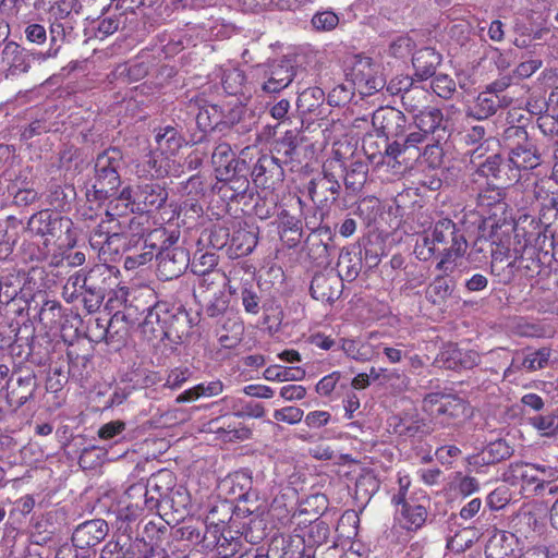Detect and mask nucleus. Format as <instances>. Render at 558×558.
I'll use <instances>...</instances> for the list:
<instances>
[{
    "mask_svg": "<svg viewBox=\"0 0 558 558\" xmlns=\"http://www.w3.org/2000/svg\"><path fill=\"white\" fill-rule=\"evenodd\" d=\"M121 158V151L117 148L106 149L97 156L95 177L85 193L88 202L100 203L118 194L121 184L118 167Z\"/></svg>",
    "mask_w": 558,
    "mask_h": 558,
    "instance_id": "nucleus-1",
    "label": "nucleus"
},
{
    "mask_svg": "<svg viewBox=\"0 0 558 558\" xmlns=\"http://www.w3.org/2000/svg\"><path fill=\"white\" fill-rule=\"evenodd\" d=\"M344 73L347 81L351 82L363 97L381 90L386 85L380 64L364 54L350 57L345 61Z\"/></svg>",
    "mask_w": 558,
    "mask_h": 558,
    "instance_id": "nucleus-2",
    "label": "nucleus"
},
{
    "mask_svg": "<svg viewBox=\"0 0 558 558\" xmlns=\"http://www.w3.org/2000/svg\"><path fill=\"white\" fill-rule=\"evenodd\" d=\"M433 242L439 244H448L442 252L440 260L436 265V269L442 272L452 271L449 264L458 257L464 255L468 248V241L464 233L458 229L457 225L448 218L439 219L435 222L432 231Z\"/></svg>",
    "mask_w": 558,
    "mask_h": 558,
    "instance_id": "nucleus-3",
    "label": "nucleus"
},
{
    "mask_svg": "<svg viewBox=\"0 0 558 558\" xmlns=\"http://www.w3.org/2000/svg\"><path fill=\"white\" fill-rule=\"evenodd\" d=\"M114 280L113 268L106 264L96 265L85 272L82 302L89 314L96 313L100 308L107 293L112 289Z\"/></svg>",
    "mask_w": 558,
    "mask_h": 558,
    "instance_id": "nucleus-4",
    "label": "nucleus"
},
{
    "mask_svg": "<svg viewBox=\"0 0 558 558\" xmlns=\"http://www.w3.org/2000/svg\"><path fill=\"white\" fill-rule=\"evenodd\" d=\"M423 402L424 409L437 418L442 417L446 425H456L469 415L468 403L457 396L430 393Z\"/></svg>",
    "mask_w": 558,
    "mask_h": 558,
    "instance_id": "nucleus-5",
    "label": "nucleus"
},
{
    "mask_svg": "<svg viewBox=\"0 0 558 558\" xmlns=\"http://www.w3.org/2000/svg\"><path fill=\"white\" fill-rule=\"evenodd\" d=\"M157 272L161 280L168 281L179 278L190 265V253L181 246L170 243L163 245L157 256Z\"/></svg>",
    "mask_w": 558,
    "mask_h": 558,
    "instance_id": "nucleus-6",
    "label": "nucleus"
},
{
    "mask_svg": "<svg viewBox=\"0 0 558 558\" xmlns=\"http://www.w3.org/2000/svg\"><path fill=\"white\" fill-rule=\"evenodd\" d=\"M166 337L165 340L173 344H179L186 339L193 327L197 324V317H192L181 303L168 301V310L166 311Z\"/></svg>",
    "mask_w": 558,
    "mask_h": 558,
    "instance_id": "nucleus-7",
    "label": "nucleus"
},
{
    "mask_svg": "<svg viewBox=\"0 0 558 558\" xmlns=\"http://www.w3.org/2000/svg\"><path fill=\"white\" fill-rule=\"evenodd\" d=\"M340 191V182L332 172L327 170L326 165H324L323 171L313 177L307 184L311 199L322 206L336 203Z\"/></svg>",
    "mask_w": 558,
    "mask_h": 558,
    "instance_id": "nucleus-8",
    "label": "nucleus"
},
{
    "mask_svg": "<svg viewBox=\"0 0 558 558\" xmlns=\"http://www.w3.org/2000/svg\"><path fill=\"white\" fill-rule=\"evenodd\" d=\"M35 53L15 41L5 43L1 51V62L5 77H17L26 74L31 70L32 60H37Z\"/></svg>",
    "mask_w": 558,
    "mask_h": 558,
    "instance_id": "nucleus-9",
    "label": "nucleus"
},
{
    "mask_svg": "<svg viewBox=\"0 0 558 558\" xmlns=\"http://www.w3.org/2000/svg\"><path fill=\"white\" fill-rule=\"evenodd\" d=\"M168 301H157L146 308L144 320L140 324L143 337L147 341H163L166 337V311Z\"/></svg>",
    "mask_w": 558,
    "mask_h": 558,
    "instance_id": "nucleus-10",
    "label": "nucleus"
},
{
    "mask_svg": "<svg viewBox=\"0 0 558 558\" xmlns=\"http://www.w3.org/2000/svg\"><path fill=\"white\" fill-rule=\"evenodd\" d=\"M108 532L109 526L105 520H88L74 529L71 541L76 548H90L104 541Z\"/></svg>",
    "mask_w": 558,
    "mask_h": 558,
    "instance_id": "nucleus-11",
    "label": "nucleus"
},
{
    "mask_svg": "<svg viewBox=\"0 0 558 558\" xmlns=\"http://www.w3.org/2000/svg\"><path fill=\"white\" fill-rule=\"evenodd\" d=\"M373 129V118L371 120L367 118L338 120L332 122L328 137H332L333 140H365L366 137L374 136Z\"/></svg>",
    "mask_w": 558,
    "mask_h": 558,
    "instance_id": "nucleus-12",
    "label": "nucleus"
},
{
    "mask_svg": "<svg viewBox=\"0 0 558 558\" xmlns=\"http://www.w3.org/2000/svg\"><path fill=\"white\" fill-rule=\"evenodd\" d=\"M374 136L395 140L403 133L404 116L397 110L386 108L379 109L373 114Z\"/></svg>",
    "mask_w": 558,
    "mask_h": 558,
    "instance_id": "nucleus-13",
    "label": "nucleus"
},
{
    "mask_svg": "<svg viewBox=\"0 0 558 558\" xmlns=\"http://www.w3.org/2000/svg\"><path fill=\"white\" fill-rule=\"evenodd\" d=\"M168 198L166 187L159 182H144L137 185L134 202L136 203V210L151 211L160 208Z\"/></svg>",
    "mask_w": 558,
    "mask_h": 558,
    "instance_id": "nucleus-14",
    "label": "nucleus"
},
{
    "mask_svg": "<svg viewBox=\"0 0 558 558\" xmlns=\"http://www.w3.org/2000/svg\"><path fill=\"white\" fill-rule=\"evenodd\" d=\"M343 283L336 274H316L310 286L311 295L322 302L333 303L341 295Z\"/></svg>",
    "mask_w": 558,
    "mask_h": 558,
    "instance_id": "nucleus-15",
    "label": "nucleus"
},
{
    "mask_svg": "<svg viewBox=\"0 0 558 558\" xmlns=\"http://www.w3.org/2000/svg\"><path fill=\"white\" fill-rule=\"evenodd\" d=\"M250 149V146L243 148L241 155L245 157ZM211 162L215 167L217 179H221L223 174L230 173L233 169H239L240 166L244 167L246 163L245 158H236L235 153L228 142H221L215 147L211 155Z\"/></svg>",
    "mask_w": 558,
    "mask_h": 558,
    "instance_id": "nucleus-16",
    "label": "nucleus"
},
{
    "mask_svg": "<svg viewBox=\"0 0 558 558\" xmlns=\"http://www.w3.org/2000/svg\"><path fill=\"white\" fill-rule=\"evenodd\" d=\"M415 124L424 136L434 135V140H444L451 136L448 120H444L438 109L421 111L415 117Z\"/></svg>",
    "mask_w": 558,
    "mask_h": 558,
    "instance_id": "nucleus-17",
    "label": "nucleus"
},
{
    "mask_svg": "<svg viewBox=\"0 0 558 558\" xmlns=\"http://www.w3.org/2000/svg\"><path fill=\"white\" fill-rule=\"evenodd\" d=\"M37 387V377L34 372H28L25 376L17 377L16 385L7 393L9 407L15 412L35 397Z\"/></svg>",
    "mask_w": 558,
    "mask_h": 558,
    "instance_id": "nucleus-18",
    "label": "nucleus"
},
{
    "mask_svg": "<svg viewBox=\"0 0 558 558\" xmlns=\"http://www.w3.org/2000/svg\"><path fill=\"white\" fill-rule=\"evenodd\" d=\"M267 75V81L262 85V89L265 93H279L292 83L296 72L290 61L284 60L272 64Z\"/></svg>",
    "mask_w": 558,
    "mask_h": 558,
    "instance_id": "nucleus-19",
    "label": "nucleus"
},
{
    "mask_svg": "<svg viewBox=\"0 0 558 558\" xmlns=\"http://www.w3.org/2000/svg\"><path fill=\"white\" fill-rule=\"evenodd\" d=\"M163 477L171 478V475L168 473H160L157 476L150 478V492L146 494V497L141 507V511L148 510L154 511L163 506H170L174 511H179L178 507H174V495L179 497H183L179 492L172 493V496H168L165 492H161V486L159 482L162 481Z\"/></svg>",
    "mask_w": 558,
    "mask_h": 558,
    "instance_id": "nucleus-20",
    "label": "nucleus"
},
{
    "mask_svg": "<svg viewBox=\"0 0 558 558\" xmlns=\"http://www.w3.org/2000/svg\"><path fill=\"white\" fill-rule=\"evenodd\" d=\"M441 362L449 369H470L480 363V355L473 350H461L449 345L440 354Z\"/></svg>",
    "mask_w": 558,
    "mask_h": 558,
    "instance_id": "nucleus-21",
    "label": "nucleus"
},
{
    "mask_svg": "<svg viewBox=\"0 0 558 558\" xmlns=\"http://www.w3.org/2000/svg\"><path fill=\"white\" fill-rule=\"evenodd\" d=\"M512 454L511 447L504 439L489 442L481 453L468 458L471 465H489L500 462Z\"/></svg>",
    "mask_w": 558,
    "mask_h": 558,
    "instance_id": "nucleus-22",
    "label": "nucleus"
},
{
    "mask_svg": "<svg viewBox=\"0 0 558 558\" xmlns=\"http://www.w3.org/2000/svg\"><path fill=\"white\" fill-rule=\"evenodd\" d=\"M393 433L403 437H423L432 432L429 423L414 415L395 416Z\"/></svg>",
    "mask_w": 558,
    "mask_h": 558,
    "instance_id": "nucleus-23",
    "label": "nucleus"
},
{
    "mask_svg": "<svg viewBox=\"0 0 558 558\" xmlns=\"http://www.w3.org/2000/svg\"><path fill=\"white\" fill-rule=\"evenodd\" d=\"M62 219L58 214L49 209L40 210L34 214L27 222V230L40 236H54L57 230L61 227Z\"/></svg>",
    "mask_w": 558,
    "mask_h": 558,
    "instance_id": "nucleus-24",
    "label": "nucleus"
},
{
    "mask_svg": "<svg viewBox=\"0 0 558 558\" xmlns=\"http://www.w3.org/2000/svg\"><path fill=\"white\" fill-rule=\"evenodd\" d=\"M414 75L421 80H427L435 75L436 68L441 62V56L430 47L420 49L413 57Z\"/></svg>",
    "mask_w": 558,
    "mask_h": 558,
    "instance_id": "nucleus-25",
    "label": "nucleus"
},
{
    "mask_svg": "<svg viewBox=\"0 0 558 558\" xmlns=\"http://www.w3.org/2000/svg\"><path fill=\"white\" fill-rule=\"evenodd\" d=\"M367 143L368 146L363 145L364 154L367 156L368 160L376 166L384 163L389 166L391 161H398V157L405 150V145L400 142H383L384 153L379 151L377 154L375 151V148H378L377 142Z\"/></svg>",
    "mask_w": 558,
    "mask_h": 558,
    "instance_id": "nucleus-26",
    "label": "nucleus"
},
{
    "mask_svg": "<svg viewBox=\"0 0 558 558\" xmlns=\"http://www.w3.org/2000/svg\"><path fill=\"white\" fill-rule=\"evenodd\" d=\"M76 198L74 185L69 183L50 182L47 201L56 210L65 211Z\"/></svg>",
    "mask_w": 558,
    "mask_h": 558,
    "instance_id": "nucleus-27",
    "label": "nucleus"
},
{
    "mask_svg": "<svg viewBox=\"0 0 558 558\" xmlns=\"http://www.w3.org/2000/svg\"><path fill=\"white\" fill-rule=\"evenodd\" d=\"M398 507L400 509L397 512L400 514V520L407 530L416 531L424 525L427 519V510L423 505H417L413 500H405L400 502Z\"/></svg>",
    "mask_w": 558,
    "mask_h": 558,
    "instance_id": "nucleus-28",
    "label": "nucleus"
},
{
    "mask_svg": "<svg viewBox=\"0 0 558 558\" xmlns=\"http://www.w3.org/2000/svg\"><path fill=\"white\" fill-rule=\"evenodd\" d=\"M508 161L517 169L529 170L539 165L541 156L531 143L525 142L511 149Z\"/></svg>",
    "mask_w": 558,
    "mask_h": 558,
    "instance_id": "nucleus-29",
    "label": "nucleus"
},
{
    "mask_svg": "<svg viewBox=\"0 0 558 558\" xmlns=\"http://www.w3.org/2000/svg\"><path fill=\"white\" fill-rule=\"evenodd\" d=\"M344 186L350 194L359 193L367 181L368 165L363 160H353L348 167L344 166Z\"/></svg>",
    "mask_w": 558,
    "mask_h": 558,
    "instance_id": "nucleus-30",
    "label": "nucleus"
},
{
    "mask_svg": "<svg viewBox=\"0 0 558 558\" xmlns=\"http://www.w3.org/2000/svg\"><path fill=\"white\" fill-rule=\"evenodd\" d=\"M221 85L226 94L232 96H244L245 75L242 70L232 65L219 68Z\"/></svg>",
    "mask_w": 558,
    "mask_h": 558,
    "instance_id": "nucleus-31",
    "label": "nucleus"
},
{
    "mask_svg": "<svg viewBox=\"0 0 558 558\" xmlns=\"http://www.w3.org/2000/svg\"><path fill=\"white\" fill-rule=\"evenodd\" d=\"M223 387L222 381L219 379L201 383L180 393L175 401L177 403H184L193 402L199 398L216 397L223 391Z\"/></svg>",
    "mask_w": 558,
    "mask_h": 558,
    "instance_id": "nucleus-32",
    "label": "nucleus"
},
{
    "mask_svg": "<svg viewBox=\"0 0 558 558\" xmlns=\"http://www.w3.org/2000/svg\"><path fill=\"white\" fill-rule=\"evenodd\" d=\"M290 109V101L288 99H280L278 102L272 105L269 109L270 116L278 120V122L272 126L271 136L276 137L283 134L282 140H294L295 135L287 129L288 125L291 124L290 119L287 117Z\"/></svg>",
    "mask_w": 558,
    "mask_h": 558,
    "instance_id": "nucleus-33",
    "label": "nucleus"
},
{
    "mask_svg": "<svg viewBox=\"0 0 558 558\" xmlns=\"http://www.w3.org/2000/svg\"><path fill=\"white\" fill-rule=\"evenodd\" d=\"M49 22V38H50V47L47 51H37L35 57L39 62H45L49 59L57 58L60 51L59 41H63L66 36V28H72L71 26H66L65 22H57V21H48Z\"/></svg>",
    "mask_w": 558,
    "mask_h": 558,
    "instance_id": "nucleus-34",
    "label": "nucleus"
},
{
    "mask_svg": "<svg viewBox=\"0 0 558 558\" xmlns=\"http://www.w3.org/2000/svg\"><path fill=\"white\" fill-rule=\"evenodd\" d=\"M258 242L257 232L253 229L240 228L230 239V248L236 257L246 256L253 252Z\"/></svg>",
    "mask_w": 558,
    "mask_h": 558,
    "instance_id": "nucleus-35",
    "label": "nucleus"
},
{
    "mask_svg": "<svg viewBox=\"0 0 558 558\" xmlns=\"http://www.w3.org/2000/svg\"><path fill=\"white\" fill-rule=\"evenodd\" d=\"M535 463L515 462L510 464L509 469L505 472L504 478L511 485H515L517 481L523 484L538 486V477L536 474Z\"/></svg>",
    "mask_w": 558,
    "mask_h": 558,
    "instance_id": "nucleus-36",
    "label": "nucleus"
},
{
    "mask_svg": "<svg viewBox=\"0 0 558 558\" xmlns=\"http://www.w3.org/2000/svg\"><path fill=\"white\" fill-rule=\"evenodd\" d=\"M245 170L246 165L244 167L240 166L239 169H233L230 173L223 174L221 179H218L219 181L225 182L222 189L232 192V194L229 196L230 199L244 196L248 191L250 181L246 174L242 173Z\"/></svg>",
    "mask_w": 558,
    "mask_h": 558,
    "instance_id": "nucleus-37",
    "label": "nucleus"
},
{
    "mask_svg": "<svg viewBox=\"0 0 558 558\" xmlns=\"http://www.w3.org/2000/svg\"><path fill=\"white\" fill-rule=\"evenodd\" d=\"M252 477L244 473L238 472L232 476H229L223 485L229 487V494L236 500L238 498H255L256 490L252 489Z\"/></svg>",
    "mask_w": 558,
    "mask_h": 558,
    "instance_id": "nucleus-38",
    "label": "nucleus"
},
{
    "mask_svg": "<svg viewBox=\"0 0 558 558\" xmlns=\"http://www.w3.org/2000/svg\"><path fill=\"white\" fill-rule=\"evenodd\" d=\"M454 289L453 281L446 276H437L425 292L426 300L434 305H440L451 296Z\"/></svg>",
    "mask_w": 558,
    "mask_h": 558,
    "instance_id": "nucleus-39",
    "label": "nucleus"
},
{
    "mask_svg": "<svg viewBox=\"0 0 558 558\" xmlns=\"http://www.w3.org/2000/svg\"><path fill=\"white\" fill-rule=\"evenodd\" d=\"M498 96L490 92H482L478 94L474 105L469 108L468 114L477 120H485L495 114L498 109Z\"/></svg>",
    "mask_w": 558,
    "mask_h": 558,
    "instance_id": "nucleus-40",
    "label": "nucleus"
},
{
    "mask_svg": "<svg viewBox=\"0 0 558 558\" xmlns=\"http://www.w3.org/2000/svg\"><path fill=\"white\" fill-rule=\"evenodd\" d=\"M198 291L199 295L206 298L207 293H219L226 290L228 286V278L221 270H215L204 274H198Z\"/></svg>",
    "mask_w": 558,
    "mask_h": 558,
    "instance_id": "nucleus-41",
    "label": "nucleus"
},
{
    "mask_svg": "<svg viewBox=\"0 0 558 558\" xmlns=\"http://www.w3.org/2000/svg\"><path fill=\"white\" fill-rule=\"evenodd\" d=\"M362 270V255L359 256L349 252L341 253L338 260V274L341 282L355 280Z\"/></svg>",
    "mask_w": 558,
    "mask_h": 558,
    "instance_id": "nucleus-42",
    "label": "nucleus"
},
{
    "mask_svg": "<svg viewBox=\"0 0 558 558\" xmlns=\"http://www.w3.org/2000/svg\"><path fill=\"white\" fill-rule=\"evenodd\" d=\"M329 536V525L323 520H315L306 527L302 539L307 547H319L327 543Z\"/></svg>",
    "mask_w": 558,
    "mask_h": 558,
    "instance_id": "nucleus-43",
    "label": "nucleus"
},
{
    "mask_svg": "<svg viewBox=\"0 0 558 558\" xmlns=\"http://www.w3.org/2000/svg\"><path fill=\"white\" fill-rule=\"evenodd\" d=\"M304 377L305 371L301 367L271 365L264 372V378L269 381H298L302 380Z\"/></svg>",
    "mask_w": 558,
    "mask_h": 558,
    "instance_id": "nucleus-44",
    "label": "nucleus"
},
{
    "mask_svg": "<svg viewBox=\"0 0 558 558\" xmlns=\"http://www.w3.org/2000/svg\"><path fill=\"white\" fill-rule=\"evenodd\" d=\"M222 120V111L217 105H204L196 116V123L204 133L214 130Z\"/></svg>",
    "mask_w": 558,
    "mask_h": 558,
    "instance_id": "nucleus-45",
    "label": "nucleus"
},
{
    "mask_svg": "<svg viewBox=\"0 0 558 558\" xmlns=\"http://www.w3.org/2000/svg\"><path fill=\"white\" fill-rule=\"evenodd\" d=\"M25 272L13 269L5 276L0 277V284L3 292V304H9L21 291V284L25 280Z\"/></svg>",
    "mask_w": 558,
    "mask_h": 558,
    "instance_id": "nucleus-46",
    "label": "nucleus"
},
{
    "mask_svg": "<svg viewBox=\"0 0 558 558\" xmlns=\"http://www.w3.org/2000/svg\"><path fill=\"white\" fill-rule=\"evenodd\" d=\"M48 21L65 22L72 14L73 0H43Z\"/></svg>",
    "mask_w": 558,
    "mask_h": 558,
    "instance_id": "nucleus-47",
    "label": "nucleus"
},
{
    "mask_svg": "<svg viewBox=\"0 0 558 558\" xmlns=\"http://www.w3.org/2000/svg\"><path fill=\"white\" fill-rule=\"evenodd\" d=\"M84 276L85 271L83 269L75 271L71 275L62 289V298L66 303H73L80 296L83 298L84 293Z\"/></svg>",
    "mask_w": 558,
    "mask_h": 558,
    "instance_id": "nucleus-48",
    "label": "nucleus"
},
{
    "mask_svg": "<svg viewBox=\"0 0 558 558\" xmlns=\"http://www.w3.org/2000/svg\"><path fill=\"white\" fill-rule=\"evenodd\" d=\"M324 90L319 87H308L299 93L296 106L304 112L314 111L324 99Z\"/></svg>",
    "mask_w": 558,
    "mask_h": 558,
    "instance_id": "nucleus-49",
    "label": "nucleus"
},
{
    "mask_svg": "<svg viewBox=\"0 0 558 558\" xmlns=\"http://www.w3.org/2000/svg\"><path fill=\"white\" fill-rule=\"evenodd\" d=\"M167 532L165 524H156L154 521H149L144 525V532L141 539H136L135 546L140 547L143 543L144 547H148L150 554L154 553V545L160 541L161 536Z\"/></svg>",
    "mask_w": 558,
    "mask_h": 558,
    "instance_id": "nucleus-50",
    "label": "nucleus"
},
{
    "mask_svg": "<svg viewBox=\"0 0 558 558\" xmlns=\"http://www.w3.org/2000/svg\"><path fill=\"white\" fill-rule=\"evenodd\" d=\"M227 537L222 534L218 524L206 525L201 536V545L204 549L213 550L223 547Z\"/></svg>",
    "mask_w": 558,
    "mask_h": 558,
    "instance_id": "nucleus-51",
    "label": "nucleus"
},
{
    "mask_svg": "<svg viewBox=\"0 0 558 558\" xmlns=\"http://www.w3.org/2000/svg\"><path fill=\"white\" fill-rule=\"evenodd\" d=\"M230 299L226 290L213 294L205 307V314L210 318H221L229 310Z\"/></svg>",
    "mask_w": 558,
    "mask_h": 558,
    "instance_id": "nucleus-52",
    "label": "nucleus"
},
{
    "mask_svg": "<svg viewBox=\"0 0 558 558\" xmlns=\"http://www.w3.org/2000/svg\"><path fill=\"white\" fill-rule=\"evenodd\" d=\"M530 423L543 435L553 436L558 433V409L545 415L530 417Z\"/></svg>",
    "mask_w": 558,
    "mask_h": 558,
    "instance_id": "nucleus-53",
    "label": "nucleus"
},
{
    "mask_svg": "<svg viewBox=\"0 0 558 558\" xmlns=\"http://www.w3.org/2000/svg\"><path fill=\"white\" fill-rule=\"evenodd\" d=\"M197 254L198 253L194 255V258L192 262L190 260L189 265L193 274L198 275L217 270L218 256L215 253L205 252L201 253L199 256H197Z\"/></svg>",
    "mask_w": 558,
    "mask_h": 558,
    "instance_id": "nucleus-54",
    "label": "nucleus"
},
{
    "mask_svg": "<svg viewBox=\"0 0 558 558\" xmlns=\"http://www.w3.org/2000/svg\"><path fill=\"white\" fill-rule=\"evenodd\" d=\"M150 492V480L147 483L138 482L131 485L126 492V498L130 500L128 509L140 510L146 494Z\"/></svg>",
    "mask_w": 558,
    "mask_h": 558,
    "instance_id": "nucleus-55",
    "label": "nucleus"
},
{
    "mask_svg": "<svg viewBox=\"0 0 558 558\" xmlns=\"http://www.w3.org/2000/svg\"><path fill=\"white\" fill-rule=\"evenodd\" d=\"M21 329L15 335L14 341L11 340V344L9 345L10 355L12 357H17L21 360H27L32 354V344L29 342V338L33 340L34 335L31 332L26 337L20 336Z\"/></svg>",
    "mask_w": 558,
    "mask_h": 558,
    "instance_id": "nucleus-56",
    "label": "nucleus"
},
{
    "mask_svg": "<svg viewBox=\"0 0 558 558\" xmlns=\"http://www.w3.org/2000/svg\"><path fill=\"white\" fill-rule=\"evenodd\" d=\"M28 8L27 0H1L0 14L7 19L19 22L22 13Z\"/></svg>",
    "mask_w": 558,
    "mask_h": 558,
    "instance_id": "nucleus-57",
    "label": "nucleus"
},
{
    "mask_svg": "<svg viewBox=\"0 0 558 558\" xmlns=\"http://www.w3.org/2000/svg\"><path fill=\"white\" fill-rule=\"evenodd\" d=\"M354 90H356V88L351 82H349V84H339L329 93L328 101L333 106H343L351 101Z\"/></svg>",
    "mask_w": 558,
    "mask_h": 558,
    "instance_id": "nucleus-58",
    "label": "nucleus"
},
{
    "mask_svg": "<svg viewBox=\"0 0 558 558\" xmlns=\"http://www.w3.org/2000/svg\"><path fill=\"white\" fill-rule=\"evenodd\" d=\"M270 170H280L275 158L267 155L259 157L252 171L254 182L256 184H266V180H263V177H265L266 172Z\"/></svg>",
    "mask_w": 558,
    "mask_h": 558,
    "instance_id": "nucleus-59",
    "label": "nucleus"
},
{
    "mask_svg": "<svg viewBox=\"0 0 558 558\" xmlns=\"http://www.w3.org/2000/svg\"><path fill=\"white\" fill-rule=\"evenodd\" d=\"M433 92L441 98H449L456 90L454 81L447 74H438L432 81Z\"/></svg>",
    "mask_w": 558,
    "mask_h": 558,
    "instance_id": "nucleus-60",
    "label": "nucleus"
},
{
    "mask_svg": "<svg viewBox=\"0 0 558 558\" xmlns=\"http://www.w3.org/2000/svg\"><path fill=\"white\" fill-rule=\"evenodd\" d=\"M536 474L538 477V486H535L534 490L541 492L545 489L547 485L558 480V468L548 464L535 463Z\"/></svg>",
    "mask_w": 558,
    "mask_h": 558,
    "instance_id": "nucleus-61",
    "label": "nucleus"
},
{
    "mask_svg": "<svg viewBox=\"0 0 558 558\" xmlns=\"http://www.w3.org/2000/svg\"><path fill=\"white\" fill-rule=\"evenodd\" d=\"M550 356V350L547 348H542L529 355H526L522 361V367L527 371H536L543 368Z\"/></svg>",
    "mask_w": 558,
    "mask_h": 558,
    "instance_id": "nucleus-62",
    "label": "nucleus"
},
{
    "mask_svg": "<svg viewBox=\"0 0 558 558\" xmlns=\"http://www.w3.org/2000/svg\"><path fill=\"white\" fill-rule=\"evenodd\" d=\"M511 500V494L506 485L495 488L486 499L487 506L492 510H500L505 508Z\"/></svg>",
    "mask_w": 558,
    "mask_h": 558,
    "instance_id": "nucleus-63",
    "label": "nucleus"
},
{
    "mask_svg": "<svg viewBox=\"0 0 558 558\" xmlns=\"http://www.w3.org/2000/svg\"><path fill=\"white\" fill-rule=\"evenodd\" d=\"M38 315L40 322L46 325H52L61 317V304L53 300H46Z\"/></svg>",
    "mask_w": 558,
    "mask_h": 558,
    "instance_id": "nucleus-64",
    "label": "nucleus"
}]
</instances>
